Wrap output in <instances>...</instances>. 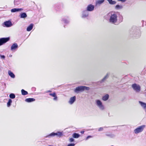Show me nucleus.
Masks as SVG:
<instances>
[{
  "mask_svg": "<svg viewBox=\"0 0 146 146\" xmlns=\"http://www.w3.org/2000/svg\"><path fill=\"white\" fill-rule=\"evenodd\" d=\"M4 24L5 26L7 27H10L13 25L11 22L9 21L5 22L4 23Z\"/></svg>",
  "mask_w": 146,
  "mask_h": 146,
  "instance_id": "f8f14e48",
  "label": "nucleus"
},
{
  "mask_svg": "<svg viewBox=\"0 0 146 146\" xmlns=\"http://www.w3.org/2000/svg\"><path fill=\"white\" fill-rule=\"evenodd\" d=\"M63 135V133L62 132L58 131L56 133L52 132L49 135L46 136V137H48L50 138L51 137H53L55 136H56L57 137H60Z\"/></svg>",
  "mask_w": 146,
  "mask_h": 146,
  "instance_id": "20e7f679",
  "label": "nucleus"
},
{
  "mask_svg": "<svg viewBox=\"0 0 146 146\" xmlns=\"http://www.w3.org/2000/svg\"><path fill=\"white\" fill-rule=\"evenodd\" d=\"M109 3L111 5H114L115 4L116 2L115 1H113L112 0H107Z\"/></svg>",
  "mask_w": 146,
  "mask_h": 146,
  "instance_id": "c756f323",
  "label": "nucleus"
},
{
  "mask_svg": "<svg viewBox=\"0 0 146 146\" xmlns=\"http://www.w3.org/2000/svg\"><path fill=\"white\" fill-rule=\"evenodd\" d=\"M52 92V91L50 90H48V91H46V93L47 92Z\"/></svg>",
  "mask_w": 146,
  "mask_h": 146,
  "instance_id": "ea45409f",
  "label": "nucleus"
},
{
  "mask_svg": "<svg viewBox=\"0 0 146 146\" xmlns=\"http://www.w3.org/2000/svg\"><path fill=\"white\" fill-rule=\"evenodd\" d=\"M62 21V22H64V23L66 24H68L69 23V19L68 17H64L63 18Z\"/></svg>",
  "mask_w": 146,
  "mask_h": 146,
  "instance_id": "ddd939ff",
  "label": "nucleus"
},
{
  "mask_svg": "<svg viewBox=\"0 0 146 146\" xmlns=\"http://www.w3.org/2000/svg\"><path fill=\"white\" fill-rule=\"evenodd\" d=\"M9 37L2 38H0V41L2 45L9 40Z\"/></svg>",
  "mask_w": 146,
  "mask_h": 146,
  "instance_id": "1a4fd4ad",
  "label": "nucleus"
},
{
  "mask_svg": "<svg viewBox=\"0 0 146 146\" xmlns=\"http://www.w3.org/2000/svg\"><path fill=\"white\" fill-rule=\"evenodd\" d=\"M145 92H146V89L145 90Z\"/></svg>",
  "mask_w": 146,
  "mask_h": 146,
  "instance_id": "c03bdc74",
  "label": "nucleus"
},
{
  "mask_svg": "<svg viewBox=\"0 0 146 146\" xmlns=\"http://www.w3.org/2000/svg\"><path fill=\"white\" fill-rule=\"evenodd\" d=\"M107 16L109 18V22L113 24H115L117 22L118 17L119 18V22H121L123 21V16L119 12H110L107 14Z\"/></svg>",
  "mask_w": 146,
  "mask_h": 146,
  "instance_id": "f257e3e1",
  "label": "nucleus"
},
{
  "mask_svg": "<svg viewBox=\"0 0 146 146\" xmlns=\"http://www.w3.org/2000/svg\"><path fill=\"white\" fill-rule=\"evenodd\" d=\"M90 89V88L85 86H80L77 87L74 90L75 92L78 94L79 92H82L85 90H88Z\"/></svg>",
  "mask_w": 146,
  "mask_h": 146,
  "instance_id": "7ed1b4c3",
  "label": "nucleus"
},
{
  "mask_svg": "<svg viewBox=\"0 0 146 146\" xmlns=\"http://www.w3.org/2000/svg\"><path fill=\"white\" fill-rule=\"evenodd\" d=\"M132 87L134 90L136 92H139L140 90V86L136 84H134L132 85Z\"/></svg>",
  "mask_w": 146,
  "mask_h": 146,
  "instance_id": "0eeeda50",
  "label": "nucleus"
},
{
  "mask_svg": "<svg viewBox=\"0 0 146 146\" xmlns=\"http://www.w3.org/2000/svg\"><path fill=\"white\" fill-rule=\"evenodd\" d=\"M19 16L21 18L25 19L27 17V15L26 13L23 12L20 13Z\"/></svg>",
  "mask_w": 146,
  "mask_h": 146,
  "instance_id": "dca6fc26",
  "label": "nucleus"
},
{
  "mask_svg": "<svg viewBox=\"0 0 146 146\" xmlns=\"http://www.w3.org/2000/svg\"><path fill=\"white\" fill-rule=\"evenodd\" d=\"M139 103L142 108L146 112V103L141 101H139Z\"/></svg>",
  "mask_w": 146,
  "mask_h": 146,
  "instance_id": "9b49d317",
  "label": "nucleus"
},
{
  "mask_svg": "<svg viewBox=\"0 0 146 146\" xmlns=\"http://www.w3.org/2000/svg\"><path fill=\"white\" fill-rule=\"evenodd\" d=\"M35 101V99L34 98H27L25 100V101L28 102H31Z\"/></svg>",
  "mask_w": 146,
  "mask_h": 146,
  "instance_id": "6ab92c4d",
  "label": "nucleus"
},
{
  "mask_svg": "<svg viewBox=\"0 0 146 146\" xmlns=\"http://www.w3.org/2000/svg\"><path fill=\"white\" fill-rule=\"evenodd\" d=\"M76 97L75 96L72 97L70 98L68 102V103L70 104H72L75 102V101H76Z\"/></svg>",
  "mask_w": 146,
  "mask_h": 146,
  "instance_id": "4468645a",
  "label": "nucleus"
},
{
  "mask_svg": "<svg viewBox=\"0 0 146 146\" xmlns=\"http://www.w3.org/2000/svg\"><path fill=\"white\" fill-rule=\"evenodd\" d=\"M49 94L50 95L53 97L55 96H56V94L55 92H53L52 93H50Z\"/></svg>",
  "mask_w": 146,
  "mask_h": 146,
  "instance_id": "2f4dec72",
  "label": "nucleus"
},
{
  "mask_svg": "<svg viewBox=\"0 0 146 146\" xmlns=\"http://www.w3.org/2000/svg\"><path fill=\"white\" fill-rule=\"evenodd\" d=\"M21 92L22 94L23 95H26L28 94V92L24 89L21 90Z\"/></svg>",
  "mask_w": 146,
  "mask_h": 146,
  "instance_id": "cd10ccee",
  "label": "nucleus"
},
{
  "mask_svg": "<svg viewBox=\"0 0 146 146\" xmlns=\"http://www.w3.org/2000/svg\"><path fill=\"white\" fill-rule=\"evenodd\" d=\"M0 56L1 57V58L3 59H4L5 58V56L3 55H1L0 54Z\"/></svg>",
  "mask_w": 146,
  "mask_h": 146,
  "instance_id": "e433bc0d",
  "label": "nucleus"
},
{
  "mask_svg": "<svg viewBox=\"0 0 146 146\" xmlns=\"http://www.w3.org/2000/svg\"><path fill=\"white\" fill-rule=\"evenodd\" d=\"M48 146H53L52 145H48Z\"/></svg>",
  "mask_w": 146,
  "mask_h": 146,
  "instance_id": "a18cd8bd",
  "label": "nucleus"
},
{
  "mask_svg": "<svg viewBox=\"0 0 146 146\" xmlns=\"http://www.w3.org/2000/svg\"><path fill=\"white\" fill-rule=\"evenodd\" d=\"M111 146H113V145H111Z\"/></svg>",
  "mask_w": 146,
  "mask_h": 146,
  "instance_id": "09e8293b",
  "label": "nucleus"
},
{
  "mask_svg": "<svg viewBox=\"0 0 146 146\" xmlns=\"http://www.w3.org/2000/svg\"><path fill=\"white\" fill-rule=\"evenodd\" d=\"M145 127V125H142L138 127L134 130V133L137 134L143 131Z\"/></svg>",
  "mask_w": 146,
  "mask_h": 146,
  "instance_id": "39448f33",
  "label": "nucleus"
},
{
  "mask_svg": "<svg viewBox=\"0 0 146 146\" xmlns=\"http://www.w3.org/2000/svg\"><path fill=\"white\" fill-rule=\"evenodd\" d=\"M109 127H107V126H104L103 127V128H107Z\"/></svg>",
  "mask_w": 146,
  "mask_h": 146,
  "instance_id": "79ce46f5",
  "label": "nucleus"
},
{
  "mask_svg": "<svg viewBox=\"0 0 146 146\" xmlns=\"http://www.w3.org/2000/svg\"><path fill=\"white\" fill-rule=\"evenodd\" d=\"M104 1V0H98L96 2V5H100L103 3Z\"/></svg>",
  "mask_w": 146,
  "mask_h": 146,
  "instance_id": "aec40b11",
  "label": "nucleus"
},
{
  "mask_svg": "<svg viewBox=\"0 0 146 146\" xmlns=\"http://www.w3.org/2000/svg\"><path fill=\"white\" fill-rule=\"evenodd\" d=\"M110 75L109 73H108L106 76H105V77L102 79L101 81V83H102L103 82H104L107 79Z\"/></svg>",
  "mask_w": 146,
  "mask_h": 146,
  "instance_id": "4be33fe9",
  "label": "nucleus"
},
{
  "mask_svg": "<svg viewBox=\"0 0 146 146\" xmlns=\"http://www.w3.org/2000/svg\"><path fill=\"white\" fill-rule=\"evenodd\" d=\"M109 98V95L107 94L103 97L102 99L104 101H106Z\"/></svg>",
  "mask_w": 146,
  "mask_h": 146,
  "instance_id": "b1692460",
  "label": "nucleus"
},
{
  "mask_svg": "<svg viewBox=\"0 0 146 146\" xmlns=\"http://www.w3.org/2000/svg\"><path fill=\"white\" fill-rule=\"evenodd\" d=\"M18 47V45L17 43H15L13 44L11 47V50H15Z\"/></svg>",
  "mask_w": 146,
  "mask_h": 146,
  "instance_id": "f3484780",
  "label": "nucleus"
},
{
  "mask_svg": "<svg viewBox=\"0 0 146 146\" xmlns=\"http://www.w3.org/2000/svg\"><path fill=\"white\" fill-rule=\"evenodd\" d=\"M84 131H81L80 132V133H81L82 134H84Z\"/></svg>",
  "mask_w": 146,
  "mask_h": 146,
  "instance_id": "a19ab883",
  "label": "nucleus"
},
{
  "mask_svg": "<svg viewBox=\"0 0 146 146\" xmlns=\"http://www.w3.org/2000/svg\"><path fill=\"white\" fill-rule=\"evenodd\" d=\"M12 102V100L11 99H9L7 103V106L9 107L11 105V104Z\"/></svg>",
  "mask_w": 146,
  "mask_h": 146,
  "instance_id": "c85d7f7f",
  "label": "nucleus"
},
{
  "mask_svg": "<svg viewBox=\"0 0 146 146\" xmlns=\"http://www.w3.org/2000/svg\"><path fill=\"white\" fill-rule=\"evenodd\" d=\"M119 1H121L122 2H125L127 0H117Z\"/></svg>",
  "mask_w": 146,
  "mask_h": 146,
  "instance_id": "58836bf2",
  "label": "nucleus"
},
{
  "mask_svg": "<svg viewBox=\"0 0 146 146\" xmlns=\"http://www.w3.org/2000/svg\"><path fill=\"white\" fill-rule=\"evenodd\" d=\"M33 24H31L30 25L28 26L27 29V31H30L33 29Z\"/></svg>",
  "mask_w": 146,
  "mask_h": 146,
  "instance_id": "a211bd4d",
  "label": "nucleus"
},
{
  "mask_svg": "<svg viewBox=\"0 0 146 146\" xmlns=\"http://www.w3.org/2000/svg\"><path fill=\"white\" fill-rule=\"evenodd\" d=\"M15 5L17 6L20 3V1L19 0H14V2Z\"/></svg>",
  "mask_w": 146,
  "mask_h": 146,
  "instance_id": "bb28decb",
  "label": "nucleus"
},
{
  "mask_svg": "<svg viewBox=\"0 0 146 146\" xmlns=\"http://www.w3.org/2000/svg\"><path fill=\"white\" fill-rule=\"evenodd\" d=\"M106 135L108 136L110 138H113L115 136V135L112 133H106Z\"/></svg>",
  "mask_w": 146,
  "mask_h": 146,
  "instance_id": "5701e85b",
  "label": "nucleus"
},
{
  "mask_svg": "<svg viewBox=\"0 0 146 146\" xmlns=\"http://www.w3.org/2000/svg\"><path fill=\"white\" fill-rule=\"evenodd\" d=\"M92 136H90V135H89V136H88L86 139V140H88L89 138H92Z\"/></svg>",
  "mask_w": 146,
  "mask_h": 146,
  "instance_id": "72a5a7b5",
  "label": "nucleus"
},
{
  "mask_svg": "<svg viewBox=\"0 0 146 146\" xmlns=\"http://www.w3.org/2000/svg\"><path fill=\"white\" fill-rule=\"evenodd\" d=\"M64 27H65V26L64 25Z\"/></svg>",
  "mask_w": 146,
  "mask_h": 146,
  "instance_id": "49530a36",
  "label": "nucleus"
},
{
  "mask_svg": "<svg viewBox=\"0 0 146 146\" xmlns=\"http://www.w3.org/2000/svg\"><path fill=\"white\" fill-rule=\"evenodd\" d=\"M9 96L12 99H13L15 97V96L13 93H11L10 94Z\"/></svg>",
  "mask_w": 146,
  "mask_h": 146,
  "instance_id": "7c9ffc66",
  "label": "nucleus"
},
{
  "mask_svg": "<svg viewBox=\"0 0 146 146\" xmlns=\"http://www.w3.org/2000/svg\"><path fill=\"white\" fill-rule=\"evenodd\" d=\"M75 145V144L74 143H72L69 144L67 146H74Z\"/></svg>",
  "mask_w": 146,
  "mask_h": 146,
  "instance_id": "473e14b6",
  "label": "nucleus"
},
{
  "mask_svg": "<svg viewBox=\"0 0 146 146\" xmlns=\"http://www.w3.org/2000/svg\"><path fill=\"white\" fill-rule=\"evenodd\" d=\"M8 73L9 75L11 78H15V76L13 72H12L11 71L9 70L8 71Z\"/></svg>",
  "mask_w": 146,
  "mask_h": 146,
  "instance_id": "412c9836",
  "label": "nucleus"
},
{
  "mask_svg": "<svg viewBox=\"0 0 146 146\" xmlns=\"http://www.w3.org/2000/svg\"><path fill=\"white\" fill-rule=\"evenodd\" d=\"M80 136V135L77 133H74L72 135V137L75 138H77L79 137Z\"/></svg>",
  "mask_w": 146,
  "mask_h": 146,
  "instance_id": "a878e982",
  "label": "nucleus"
},
{
  "mask_svg": "<svg viewBox=\"0 0 146 146\" xmlns=\"http://www.w3.org/2000/svg\"><path fill=\"white\" fill-rule=\"evenodd\" d=\"M104 129L103 127H101L100 128L98 129V131H103Z\"/></svg>",
  "mask_w": 146,
  "mask_h": 146,
  "instance_id": "c9c22d12",
  "label": "nucleus"
},
{
  "mask_svg": "<svg viewBox=\"0 0 146 146\" xmlns=\"http://www.w3.org/2000/svg\"><path fill=\"white\" fill-rule=\"evenodd\" d=\"M96 104L98 107L101 110H103L104 107L102 102L100 100H96Z\"/></svg>",
  "mask_w": 146,
  "mask_h": 146,
  "instance_id": "423d86ee",
  "label": "nucleus"
},
{
  "mask_svg": "<svg viewBox=\"0 0 146 146\" xmlns=\"http://www.w3.org/2000/svg\"><path fill=\"white\" fill-rule=\"evenodd\" d=\"M57 97L56 95L54 97V98H53V100H57Z\"/></svg>",
  "mask_w": 146,
  "mask_h": 146,
  "instance_id": "4c0bfd02",
  "label": "nucleus"
},
{
  "mask_svg": "<svg viewBox=\"0 0 146 146\" xmlns=\"http://www.w3.org/2000/svg\"><path fill=\"white\" fill-rule=\"evenodd\" d=\"M115 8L117 10H119L122 9L123 8V7L121 5H117L115 6Z\"/></svg>",
  "mask_w": 146,
  "mask_h": 146,
  "instance_id": "393cba45",
  "label": "nucleus"
},
{
  "mask_svg": "<svg viewBox=\"0 0 146 146\" xmlns=\"http://www.w3.org/2000/svg\"><path fill=\"white\" fill-rule=\"evenodd\" d=\"M145 96H146V92H145Z\"/></svg>",
  "mask_w": 146,
  "mask_h": 146,
  "instance_id": "37998d69",
  "label": "nucleus"
},
{
  "mask_svg": "<svg viewBox=\"0 0 146 146\" xmlns=\"http://www.w3.org/2000/svg\"><path fill=\"white\" fill-rule=\"evenodd\" d=\"M129 33L131 36L137 38L140 37L141 35L140 31L139 30L136 29L135 27H133L130 29Z\"/></svg>",
  "mask_w": 146,
  "mask_h": 146,
  "instance_id": "f03ea898",
  "label": "nucleus"
},
{
  "mask_svg": "<svg viewBox=\"0 0 146 146\" xmlns=\"http://www.w3.org/2000/svg\"><path fill=\"white\" fill-rule=\"evenodd\" d=\"M55 8V9H56H56Z\"/></svg>",
  "mask_w": 146,
  "mask_h": 146,
  "instance_id": "de8ad7c7",
  "label": "nucleus"
},
{
  "mask_svg": "<svg viewBox=\"0 0 146 146\" xmlns=\"http://www.w3.org/2000/svg\"><path fill=\"white\" fill-rule=\"evenodd\" d=\"M74 139L72 138H71L69 139V141L70 142H72L74 141Z\"/></svg>",
  "mask_w": 146,
  "mask_h": 146,
  "instance_id": "f704fd0d",
  "label": "nucleus"
},
{
  "mask_svg": "<svg viewBox=\"0 0 146 146\" xmlns=\"http://www.w3.org/2000/svg\"><path fill=\"white\" fill-rule=\"evenodd\" d=\"M89 12L87 10H83L82 11V17L83 18H86L88 17Z\"/></svg>",
  "mask_w": 146,
  "mask_h": 146,
  "instance_id": "9d476101",
  "label": "nucleus"
},
{
  "mask_svg": "<svg viewBox=\"0 0 146 146\" xmlns=\"http://www.w3.org/2000/svg\"><path fill=\"white\" fill-rule=\"evenodd\" d=\"M22 8H13L11 10V12L12 13H14L17 12H19L23 11Z\"/></svg>",
  "mask_w": 146,
  "mask_h": 146,
  "instance_id": "2eb2a0df",
  "label": "nucleus"
},
{
  "mask_svg": "<svg viewBox=\"0 0 146 146\" xmlns=\"http://www.w3.org/2000/svg\"><path fill=\"white\" fill-rule=\"evenodd\" d=\"M94 8L95 6L94 5L90 4L87 6L86 10L88 12H91L94 10Z\"/></svg>",
  "mask_w": 146,
  "mask_h": 146,
  "instance_id": "6e6552de",
  "label": "nucleus"
}]
</instances>
